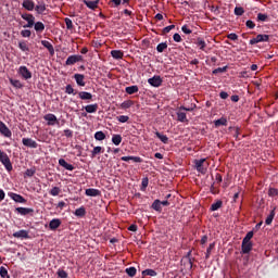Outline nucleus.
Segmentation results:
<instances>
[{
	"instance_id": "f704fd0d",
	"label": "nucleus",
	"mask_w": 278,
	"mask_h": 278,
	"mask_svg": "<svg viewBox=\"0 0 278 278\" xmlns=\"http://www.w3.org/2000/svg\"><path fill=\"white\" fill-rule=\"evenodd\" d=\"M137 269L136 267L126 268V274L128 277H136Z\"/></svg>"
},
{
	"instance_id": "774afa93",
	"label": "nucleus",
	"mask_w": 278,
	"mask_h": 278,
	"mask_svg": "<svg viewBox=\"0 0 278 278\" xmlns=\"http://www.w3.org/2000/svg\"><path fill=\"white\" fill-rule=\"evenodd\" d=\"M219 97H220V99H227V98L229 97V93H227V92H225V91H222V92L219 93Z\"/></svg>"
},
{
	"instance_id": "a18cd8bd",
	"label": "nucleus",
	"mask_w": 278,
	"mask_h": 278,
	"mask_svg": "<svg viewBox=\"0 0 278 278\" xmlns=\"http://www.w3.org/2000/svg\"><path fill=\"white\" fill-rule=\"evenodd\" d=\"M220 125L226 126L227 125V119L226 118H219L215 121V127H220Z\"/></svg>"
},
{
	"instance_id": "5fc2aeb1",
	"label": "nucleus",
	"mask_w": 278,
	"mask_h": 278,
	"mask_svg": "<svg viewBox=\"0 0 278 278\" xmlns=\"http://www.w3.org/2000/svg\"><path fill=\"white\" fill-rule=\"evenodd\" d=\"M253 238V231H249L247 236L243 238V241L251 242V239Z\"/></svg>"
},
{
	"instance_id": "6ab92c4d",
	"label": "nucleus",
	"mask_w": 278,
	"mask_h": 278,
	"mask_svg": "<svg viewBox=\"0 0 278 278\" xmlns=\"http://www.w3.org/2000/svg\"><path fill=\"white\" fill-rule=\"evenodd\" d=\"M45 121L48 122V125H55V123H58V117L53 114H47L45 115Z\"/></svg>"
},
{
	"instance_id": "09e8293b",
	"label": "nucleus",
	"mask_w": 278,
	"mask_h": 278,
	"mask_svg": "<svg viewBox=\"0 0 278 278\" xmlns=\"http://www.w3.org/2000/svg\"><path fill=\"white\" fill-rule=\"evenodd\" d=\"M96 140H103L105 138V134L103 131H97L94 134Z\"/></svg>"
},
{
	"instance_id": "c9c22d12",
	"label": "nucleus",
	"mask_w": 278,
	"mask_h": 278,
	"mask_svg": "<svg viewBox=\"0 0 278 278\" xmlns=\"http://www.w3.org/2000/svg\"><path fill=\"white\" fill-rule=\"evenodd\" d=\"M131 105H134V101L128 100V101H124V102L121 104V108H122L123 110H129V108H131Z\"/></svg>"
},
{
	"instance_id": "393cba45",
	"label": "nucleus",
	"mask_w": 278,
	"mask_h": 278,
	"mask_svg": "<svg viewBox=\"0 0 278 278\" xmlns=\"http://www.w3.org/2000/svg\"><path fill=\"white\" fill-rule=\"evenodd\" d=\"M111 55L114 58V60H123V51L121 50L111 51Z\"/></svg>"
},
{
	"instance_id": "37998d69",
	"label": "nucleus",
	"mask_w": 278,
	"mask_h": 278,
	"mask_svg": "<svg viewBox=\"0 0 278 278\" xmlns=\"http://www.w3.org/2000/svg\"><path fill=\"white\" fill-rule=\"evenodd\" d=\"M142 275H148V277H155L157 273L153 269H146L142 271Z\"/></svg>"
},
{
	"instance_id": "2eb2a0df",
	"label": "nucleus",
	"mask_w": 278,
	"mask_h": 278,
	"mask_svg": "<svg viewBox=\"0 0 278 278\" xmlns=\"http://www.w3.org/2000/svg\"><path fill=\"white\" fill-rule=\"evenodd\" d=\"M41 45H42V47L48 49L50 55H54L55 54V49L53 48V45H51V42H49L48 40H42Z\"/></svg>"
},
{
	"instance_id": "603ef678",
	"label": "nucleus",
	"mask_w": 278,
	"mask_h": 278,
	"mask_svg": "<svg viewBox=\"0 0 278 278\" xmlns=\"http://www.w3.org/2000/svg\"><path fill=\"white\" fill-rule=\"evenodd\" d=\"M117 121L119 123H127V121H129V116H127V115L117 116Z\"/></svg>"
},
{
	"instance_id": "f257e3e1",
	"label": "nucleus",
	"mask_w": 278,
	"mask_h": 278,
	"mask_svg": "<svg viewBox=\"0 0 278 278\" xmlns=\"http://www.w3.org/2000/svg\"><path fill=\"white\" fill-rule=\"evenodd\" d=\"M190 255H192V252H188L181 260V270H185V273L192 270V258Z\"/></svg>"
},
{
	"instance_id": "7c9ffc66",
	"label": "nucleus",
	"mask_w": 278,
	"mask_h": 278,
	"mask_svg": "<svg viewBox=\"0 0 278 278\" xmlns=\"http://www.w3.org/2000/svg\"><path fill=\"white\" fill-rule=\"evenodd\" d=\"M138 86H130V87H126V92L127 94H136V92H138Z\"/></svg>"
},
{
	"instance_id": "79ce46f5",
	"label": "nucleus",
	"mask_w": 278,
	"mask_h": 278,
	"mask_svg": "<svg viewBox=\"0 0 278 278\" xmlns=\"http://www.w3.org/2000/svg\"><path fill=\"white\" fill-rule=\"evenodd\" d=\"M256 40L257 42H268V35H257Z\"/></svg>"
},
{
	"instance_id": "c756f323",
	"label": "nucleus",
	"mask_w": 278,
	"mask_h": 278,
	"mask_svg": "<svg viewBox=\"0 0 278 278\" xmlns=\"http://www.w3.org/2000/svg\"><path fill=\"white\" fill-rule=\"evenodd\" d=\"M165 49H168V45H167L166 42H161V43H159L157 47H156V51H157L159 53H164V50H165Z\"/></svg>"
},
{
	"instance_id": "b1692460",
	"label": "nucleus",
	"mask_w": 278,
	"mask_h": 278,
	"mask_svg": "<svg viewBox=\"0 0 278 278\" xmlns=\"http://www.w3.org/2000/svg\"><path fill=\"white\" fill-rule=\"evenodd\" d=\"M11 199H13L15 203H25V198L17 193H11Z\"/></svg>"
},
{
	"instance_id": "7ed1b4c3",
	"label": "nucleus",
	"mask_w": 278,
	"mask_h": 278,
	"mask_svg": "<svg viewBox=\"0 0 278 278\" xmlns=\"http://www.w3.org/2000/svg\"><path fill=\"white\" fill-rule=\"evenodd\" d=\"M194 164L198 173H201L202 175H205V173H207V164H205V159L195 160Z\"/></svg>"
},
{
	"instance_id": "a19ab883",
	"label": "nucleus",
	"mask_w": 278,
	"mask_h": 278,
	"mask_svg": "<svg viewBox=\"0 0 278 278\" xmlns=\"http://www.w3.org/2000/svg\"><path fill=\"white\" fill-rule=\"evenodd\" d=\"M177 116H178V121H180V123H186L188 121L186 113H184V112H178Z\"/></svg>"
},
{
	"instance_id": "1a4fd4ad",
	"label": "nucleus",
	"mask_w": 278,
	"mask_h": 278,
	"mask_svg": "<svg viewBox=\"0 0 278 278\" xmlns=\"http://www.w3.org/2000/svg\"><path fill=\"white\" fill-rule=\"evenodd\" d=\"M148 84H150V86H153L154 88H160V86H162V77L154 76L152 78H149Z\"/></svg>"
},
{
	"instance_id": "bf43d9fd",
	"label": "nucleus",
	"mask_w": 278,
	"mask_h": 278,
	"mask_svg": "<svg viewBox=\"0 0 278 278\" xmlns=\"http://www.w3.org/2000/svg\"><path fill=\"white\" fill-rule=\"evenodd\" d=\"M247 27H249V29H254L255 28V23H253V21L249 20L245 23Z\"/></svg>"
},
{
	"instance_id": "ea45409f",
	"label": "nucleus",
	"mask_w": 278,
	"mask_h": 278,
	"mask_svg": "<svg viewBox=\"0 0 278 278\" xmlns=\"http://www.w3.org/2000/svg\"><path fill=\"white\" fill-rule=\"evenodd\" d=\"M75 216H86V208L85 207H79L75 211Z\"/></svg>"
},
{
	"instance_id": "864d4df0",
	"label": "nucleus",
	"mask_w": 278,
	"mask_h": 278,
	"mask_svg": "<svg viewBox=\"0 0 278 278\" xmlns=\"http://www.w3.org/2000/svg\"><path fill=\"white\" fill-rule=\"evenodd\" d=\"M65 25L67 29H73V21L68 17L65 18Z\"/></svg>"
},
{
	"instance_id": "cd10ccee",
	"label": "nucleus",
	"mask_w": 278,
	"mask_h": 278,
	"mask_svg": "<svg viewBox=\"0 0 278 278\" xmlns=\"http://www.w3.org/2000/svg\"><path fill=\"white\" fill-rule=\"evenodd\" d=\"M223 207V201H217L211 205V211L216 212L217 210H220Z\"/></svg>"
},
{
	"instance_id": "aec40b11",
	"label": "nucleus",
	"mask_w": 278,
	"mask_h": 278,
	"mask_svg": "<svg viewBox=\"0 0 278 278\" xmlns=\"http://www.w3.org/2000/svg\"><path fill=\"white\" fill-rule=\"evenodd\" d=\"M74 79L77 86H86V81H84L85 79L84 74H75Z\"/></svg>"
},
{
	"instance_id": "0e129e2a",
	"label": "nucleus",
	"mask_w": 278,
	"mask_h": 278,
	"mask_svg": "<svg viewBox=\"0 0 278 278\" xmlns=\"http://www.w3.org/2000/svg\"><path fill=\"white\" fill-rule=\"evenodd\" d=\"M174 41L175 42H181V35H179V34H174Z\"/></svg>"
},
{
	"instance_id": "423d86ee",
	"label": "nucleus",
	"mask_w": 278,
	"mask_h": 278,
	"mask_svg": "<svg viewBox=\"0 0 278 278\" xmlns=\"http://www.w3.org/2000/svg\"><path fill=\"white\" fill-rule=\"evenodd\" d=\"M22 143L24 147H28L29 149H38V142L31 138H23Z\"/></svg>"
},
{
	"instance_id": "e2e57ef3",
	"label": "nucleus",
	"mask_w": 278,
	"mask_h": 278,
	"mask_svg": "<svg viewBox=\"0 0 278 278\" xmlns=\"http://www.w3.org/2000/svg\"><path fill=\"white\" fill-rule=\"evenodd\" d=\"M58 275H59V277H61V278H66V277H68V274H66V271H64L63 269L59 270V271H58Z\"/></svg>"
},
{
	"instance_id": "680f3d73",
	"label": "nucleus",
	"mask_w": 278,
	"mask_h": 278,
	"mask_svg": "<svg viewBox=\"0 0 278 278\" xmlns=\"http://www.w3.org/2000/svg\"><path fill=\"white\" fill-rule=\"evenodd\" d=\"M181 30L184 31V34H192V30L190 29V28H188V26L187 25H184L182 27H181Z\"/></svg>"
},
{
	"instance_id": "4d7b16f0",
	"label": "nucleus",
	"mask_w": 278,
	"mask_h": 278,
	"mask_svg": "<svg viewBox=\"0 0 278 278\" xmlns=\"http://www.w3.org/2000/svg\"><path fill=\"white\" fill-rule=\"evenodd\" d=\"M269 197H277L278 191L275 188H270L268 191Z\"/></svg>"
},
{
	"instance_id": "052dcab7",
	"label": "nucleus",
	"mask_w": 278,
	"mask_h": 278,
	"mask_svg": "<svg viewBox=\"0 0 278 278\" xmlns=\"http://www.w3.org/2000/svg\"><path fill=\"white\" fill-rule=\"evenodd\" d=\"M268 18V15L263 14V13H258L257 14V20L258 21H266Z\"/></svg>"
},
{
	"instance_id": "0eeeda50",
	"label": "nucleus",
	"mask_w": 278,
	"mask_h": 278,
	"mask_svg": "<svg viewBox=\"0 0 278 278\" xmlns=\"http://www.w3.org/2000/svg\"><path fill=\"white\" fill-rule=\"evenodd\" d=\"M13 238H17L20 240H27V239H29V231L18 230V231L13 233Z\"/></svg>"
},
{
	"instance_id": "f8f14e48",
	"label": "nucleus",
	"mask_w": 278,
	"mask_h": 278,
	"mask_svg": "<svg viewBox=\"0 0 278 278\" xmlns=\"http://www.w3.org/2000/svg\"><path fill=\"white\" fill-rule=\"evenodd\" d=\"M83 3H85L89 10H97V8H99V0H83Z\"/></svg>"
},
{
	"instance_id": "de8ad7c7",
	"label": "nucleus",
	"mask_w": 278,
	"mask_h": 278,
	"mask_svg": "<svg viewBox=\"0 0 278 278\" xmlns=\"http://www.w3.org/2000/svg\"><path fill=\"white\" fill-rule=\"evenodd\" d=\"M61 190H60V187H54L50 190V194L52 197H58L60 194Z\"/></svg>"
},
{
	"instance_id": "473e14b6",
	"label": "nucleus",
	"mask_w": 278,
	"mask_h": 278,
	"mask_svg": "<svg viewBox=\"0 0 278 278\" xmlns=\"http://www.w3.org/2000/svg\"><path fill=\"white\" fill-rule=\"evenodd\" d=\"M156 138H159L161 140V142H163L164 144H166L168 142V137L166 135H162L160 132H155Z\"/></svg>"
},
{
	"instance_id": "4c0bfd02",
	"label": "nucleus",
	"mask_w": 278,
	"mask_h": 278,
	"mask_svg": "<svg viewBox=\"0 0 278 278\" xmlns=\"http://www.w3.org/2000/svg\"><path fill=\"white\" fill-rule=\"evenodd\" d=\"M274 218H275V211H271L270 214L265 219V224L266 225H271Z\"/></svg>"
},
{
	"instance_id": "f03ea898",
	"label": "nucleus",
	"mask_w": 278,
	"mask_h": 278,
	"mask_svg": "<svg viewBox=\"0 0 278 278\" xmlns=\"http://www.w3.org/2000/svg\"><path fill=\"white\" fill-rule=\"evenodd\" d=\"M0 162H1V164H3V166L8 170V173H11L12 162L10 161V156H8V154L1 150H0Z\"/></svg>"
},
{
	"instance_id": "6e6552de",
	"label": "nucleus",
	"mask_w": 278,
	"mask_h": 278,
	"mask_svg": "<svg viewBox=\"0 0 278 278\" xmlns=\"http://www.w3.org/2000/svg\"><path fill=\"white\" fill-rule=\"evenodd\" d=\"M83 56L81 55H71L67 58L65 64L67 66H73V64H77V62H81Z\"/></svg>"
},
{
	"instance_id": "58836bf2",
	"label": "nucleus",
	"mask_w": 278,
	"mask_h": 278,
	"mask_svg": "<svg viewBox=\"0 0 278 278\" xmlns=\"http://www.w3.org/2000/svg\"><path fill=\"white\" fill-rule=\"evenodd\" d=\"M10 84L13 85L14 88H23L21 80L10 79Z\"/></svg>"
},
{
	"instance_id": "e433bc0d",
	"label": "nucleus",
	"mask_w": 278,
	"mask_h": 278,
	"mask_svg": "<svg viewBox=\"0 0 278 278\" xmlns=\"http://www.w3.org/2000/svg\"><path fill=\"white\" fill-rule=\"evenodd\" d=\"M18 48L21 49V51H24V52L29 51V46H27V42H25V41H20Z\"/></svg>"
},
{
	"instance_id": "13d9d810",
	"label": "nucleus",
	"mask_w": 278,
	"mask_h": 278,
	"mask_svg": "<svg viewBox=\"0 0 278 278\" xmlns=\"http://www.w3.org/2000/svg\"><path fill=\"white\" fill-rule=\"evenodd\" d=\"M172 29H175V25H169V26L163 28V33L168 34L172 31Z\"/></svg>"
},
{
	"instance_id": "ddd939ff",
	"label": "nucleus",
	"mask_w": 278,
	"mask_h": 278,
	"mask_svg": "<svg viewBox=\"0 0 278 278\" xmlns=\"http://www.w3.org/2000/svg\"><path fill=\"white\" fill-rule=\"evenodd\" d=\"M242 253H251L253 249V243L251 241H242Z\"/></svg>"
},
{
	"instance_id": "4be33fe9",
	"label": "nucleus",
	"mask_w": 278,
	"mask_h": 278,
	"mask_svg": "<svg viewBox=\"0 0 278 278\" xmlns=\"http://www.w3.org/2000/svg\"><path fill=\"white\" fill-rule=\"evenodd\" d=\"M35 31H37V34H42L45 31V24L42 22H35V24L33 25Z\"/></svg>"
},
{
	"instance_id": "bb28decb",
	"label": "nucleus",
	"mask_w": 278,
	"mask_h": 278,
	"mask_svg": "<svg viewBox=\"0 0 278 278\" xmlns=\"http://www.w3.org/2000/svg\"><path fill=\"white\" fill-rule=\"evenodd\" d=\"M62 225V222L60 219H52L49 224L50 229H58Z\"/></svg>"
},
{
	"instance_id": "4468645a",
	"label": "nucleus",
	"mask_w": 278,
	"mask_h": 278,
	"mask_svg": "<svg viewBox=\"0 0 278 278\" xmlns=\"http://www.w3.org/2000/svg\"><path fill=\"white\" fill-rule=\"evenodd\" d=\"M35 12H37V14H45V12H47V4H45V2H38V4L35 5Z\"/></svg>"
},
{
	"instance_id": "20e7f679",
	"label": "nucleus",
	"mask_w": 278,
	"mask_h": 278,
	"mask_svg": "<svg viewBox=\"0 0 278 278\" xmlns=\"http://www.w3.org/2000/svg\"><path fill=\"white\" fill-rule=\"evenodd\" d=\"M22 18H23V21L27 22L25 27H34V25L36 23V17L33 14L24 13V14H22Z\"/></svg>"
},
{
	"instance_id": "72a5a7b5",
	"label": "nucleus",
	"mask_w": 278,
	"mask_h": 278,
	"mask_svg": "<svg viewBox=\"0 0 278 278\" xmlns=\"http://www.w3.org/2000/svg\"><path fill=\"white\" fill-rule=\"evenodd\" d=\"M100 153H103V148L102 147H94L93 150L91 151L92 157H96V155H99Z\"/></svg>"
},
{
	"instance_id": "338daca9",
	"label": "nucleus",
	"mask_w": 278,
	"mask_h": 278,
	"mask_svg": "<svg viewBox=\"0 0 278 278\" xmlns=\"http://www.w3.org/2000/svg\"><path fill=\"white\" fill-rule=\"evenodd\" d=\"M228 38H229V40H238V35L232 33V34L228 35Z\"/></svg>"
},
{
	"instance_id": "a878e982",
	"label": "nucleus",
	"mask_w": 278,
	"mask_h": 278,
	"mask_svg": "<svg viewBox=\"0 0 278 278\" xmlns=\"http://www.w3.org/2000/svg\"><path fill=\"white\" fill-rule=\"evenodd\" d=\"M112 142H113V144L118 147V144H121V142H123V137L121 135H113Z\"/></svg>"
},
{
	"instance_id": "c85d7f7f",
	"label": "nucleus",
	"mask_w": 278,
	"mask_h": 278,
	"mask_svg": "<svg viewBox=\"0 0 278 278\" xmlns=\"http://www.w3.org/2000/svg\"><path fill=\"white\" fill-rule=\"evenodd\" d=\"M152 207L155 210V212H162V201L155 200Z\"/></svg>"
},
{
	"instance_id": "6e6d98bb",
	"label": "nucleus",
	"mask_w": 278,
	"mask_h": 278,
	"mask_svg": "<svg viewBox=\"0 0 278 278\" xmlns=\"http://www.w3.org/2000/svg\"><path fill=\"white\" fill-rule=\"evenodd\" d=\"M21 35L23 36V38H29V36H31V30H28V29L22 30Z\"/></svg>"
},
{
	"instance_id": "49530a36",
	"label": "nucleus",
	"mask_w": 278,
	"mask_h": 278,
	"mask_svg": "<svg viewBox=\"0 0 278 278\" xmlns=\"http://www.w3.org/2000/svg\"><path fill=\"white\" fill-rule=\"evenodd\" d=\"M65 92H66V94H77V92H75V89L71 85H67L65 87Z\"/></svg>"
},
{
	"instance_id": "3c124183",
	"label": "nucleus",
	"mask_w": 278,
	"mask_h": 278,
	"mask_svg": "<svg viewBox=\"0 0 278 278\" xmlns=\"http://www.w3.org/2000/svg\"><path fill=\"white\" fill-rule=\"evenodd\" d=\"M34 175H36V169H34V168L26 169V172H25L26 177H34Z\"/></svg>"
},
{
	"instance_id": "39448f33",
	"label": "nucleus",
	"mask_w": 278,
	"mask_h": 278,
	"mask_svg": "<svg viewBox=\"0 0 278 278\" xmlns=\"http://www.w3.org/2000/svg\"><path fill=\"white\" fill-rule=\"evenodd\" d=\"M17 73L23 79H31V72H29L27 66H20Z\"/></svg>"
},
{
	"instance_id": "dca6fc26",
	"label": "nucleus",
	"mask_w": 278,
	"mask_h": 278,
	"mask_svg": "<svg viewBox=\"0 0 278 278\" xmlns=\"http://www.w3.org/2000/svg\"><path fill=\"white\" fill-rule=\"evenodd\" d=\"M85 194L87 197H100L101 195V191L99 189H86Z\"/></svg>"
},
{
	"instance_id": "a211bd4d",
	"label": "nucleus",
	"mask_w": 278,
	"mask_h": 278,
	"mask_svg": "<svg viewBox=\"0 0 278 278\" xmlns=\"http://www.w3.org/2000/svg\"><path fill=\"white\" fill-rule=\"evenodd\" d=\"M16 212H17V214H21L22 216H27V214H33L34 213V208L17 207Z\"/></svg>"
},
{
	"instance_id": "f3484780",
	"label": "nucleus",
	"mask_w": 278,
	"mask_h": 278,
	"mask_svg": "<svg viewBox=\"0 0 278 278\" xmlns=\"http://www.w3.org/2000/svg\"><path fill=\"white\" fill-rule=\"evenodd\" d=\"M130 160L137 164H140L142 162V159L140 156H122V162H129Z\"/></svg>"
},
{
	"instance_id": "9b49d317",
	"label": "nucleus",
	"mask_w": 278,
	"mask_h": 278,
	"mask_svg": "<svg viewBox=\"0 0 278 278\" xmlns=\"http://www.w3.org/2000/svg\"><path fill=\"white\" fill-rule=\"evenodd\" d=\"M22 8H24L28 12H34V10L36 9V3H34L33 0H24L22 3Z\"/></svg>"
},
{
	"instance_id": "c03bdc74",
	"label": "nucleus",
	"mask_w": 278,
	"mask_h": 278,
	"mask_svg": "<svg viewBox=\"0 0 278 278\" xmlns=\"http://www.w3.org/2000/svg\"><path fill=\"white\" fill-rule=\"evenodd\" d=\"M235 14L236 16H242L244 14V9L242 7H236Z\"/></svg>"
},
{
	"instance_id": "8fccbe9b",
	"label": "nucleus",
	"mask_w": 278,
	"mask_h": 278,
	"mask_svg": "<svg viewBox=\"0 0 278 278\" xmlns=\"http://www.w3.org/2000/svg\"><path fill=\"white\" fill-rule=\"evenodd\" d=\"M0 277L2 278H10V276H8V269L5 267H0Z\"/></svg>"
},
{
	"instance_id": "2f4dec72",
	"label": "nucleus",
	"mask_w": 278,
	"mask_h": 278,
	"mask_svg": "<svg viewBox=\"0 0 278 278\" xmlns=\"http://www.w3.org/2000/svg\"><path fill=\"white\" fill-rule=\"evenodd\" d=\"M195 45H198V47L201 49V51H205V40H203L202 38H198Z\"/></svg>"
},
{
	"instance_id": "9d476101",
	"label": "nucleus",
	"mask_w": 278,
	"mask_h": 278,
	"mask_svg": "<svg viewBox=\"0 0 278 278\" xmlns=\"http://www.w3.org/2000/svg\"><path fill=\"white\" fill-rule=\"evenodd\" d=\"M0 132L2 134V136H4L5 138H12V131L10 130V128H8V126H5V124H3V122L0 121Z\"/></svg>"
},
{
	"instance_id": "5701e85b",
	"label": "nucleus",
	"mask_w": 278,
	"mask_h": 278,
	"mask_svg": "<svg viewBox=\"0 0 278 278\" xmlns=\"http://www.w3.org/2000/svg\"><path fill=\"white\" fill-rule=\"evenodd\" d=\"M79 99H81L83 101H90V99H92V93L88 92V91H80L78 93Z\"/></svg>"
},
{
	"instance_id": "412c9836",
	"label": "nucleus",
	"mask_w": 278,
	"mask_h": 278,
	"mask_svg": "<svg viewBox=\"0 0 278 278\" xmlns=\"http://www.w3.org/2000/svg\"><path fill=\"white\" fill-rule=\"evenodd\" d=\"M97 110H99V104H88L85 106V111L88 114H94V112H97Z\"/></svg>"
},
{
	"instance_id": "69168bd1",
	"label": "nucleus",
	"mask_w": 278,
	"mask_h": 278,
	"mask_svg": "<svg viewBox=\"0 0 278 278\" xmlns=\"http://www.w3.org/2000/svg\"><path fill=\"white\" fill-rule=\"evenodd\" d=\"M59 164H60V166H62L63 168H65L66 164H68V163L66 162V160L60 159V160H59Z\"/></svg>"
}]
</instances>
